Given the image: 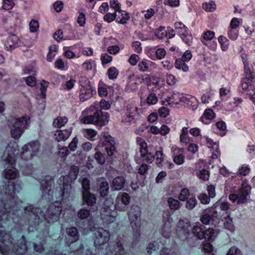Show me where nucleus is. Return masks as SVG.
<instances>
[{"instance_id": "obj_27", "label": "nucleus", "mask_w": 255, "mask_h": 255, "mask_svg": "<svg viewBox=\"0 0 255 255\" xmlns=\"http://www.w3.org/2000/svg\"><path fill=\"white\" fill-rule=\"evenodd\" d=\"M125 179L122 176L116 177L113 181L111 188L113 190H120L124 186Z\"/></svg>"}, {"instance_id": "obj_60", "label": "nucleus", "mask_w": 255, "mask_h": 255, "mask_svg": "<svg viewBox=\"0 0 255 255\" xmlns=\"http://www.w3.org/2000/svg\"><path fill=\"white\" fill-rule=\"evenodd\" d=\"M111 9H113L114 12L117 11L121 8V5L117 0H111L110 6Z\"/></svg>"}, {"instance_id": "obj_7", "label": "nucleus", "mask_w": 255, "mask_h": 255, "mask_svg": "<svg viewBox=\"0 0 255 255\" xmlns=\"http://www.w3.org/2000/svg\"><path fill=\"white\" fill-rule=\"evenodd\" d=\"M245 77L243 79L240 91L249 95L250 92L255 91V75L251 69L246 68Z\"/></svg>"}, {"instance_id": "obj_21", "label": "nucleus", "mask_w": 255, "mask_h": 255, "mask_svg": "<svg viewBox=\"0 0 255 255\" xmlns=\"http://www.w3.org/2000/svg\"><path fill=\"white\" fill-rule=\"evenodd\" d=\"M141 157L143 161H146L151 163L154 158V153L151 151V149L147 146H142L140 149Z\"/></svg>"}, {"instance_id": "obj_44", "label": "nucleus", "mask_w": 255, "mask_h": 255, "mask_svg": "<svg viewBox=\"0 0 255 255\" xmlns=\"http://www.w3.org/2000/svg\"><path fill=\"white\" fill-rule=\"evenodd\" d=\"M215 117V114L213 111L208 109L205 110L203 116L202 117V121L205 122V120L210 121L213 120Z\"/></svg>"}, {"instance_id": "obj_25", "label": "nucleus", "mask_w": 255, "mask_h": 255, "mask_svg": "<svg viewBox=\"0 0 255 255\" xmlns=\"http://www.w3.org/2000/svg\"><path fill=\"white\" fill-rule=\"evenodd\" d=\"M116 21L123 24H126L129 19V15L126 11L122 10L121 9L116 11Z\"/></svg>"}, {"instance_id": "obj_1", "label": "nucleus", "mask_w": 255, "mask_h": 255, "mask_svg": "<svg viewBox=\"0 0 255 255\" xmlns=\"http://www.w3.org/2000/svg\"><path fill=\"white\" fill-rule=\"evenodd\" d=\"M16 190L12 182H9L7 186L3 188L0 197V220L13 218L19 210L18 205L21 201L14 196Z\"/></svg>"}, {"instance_id": "obj_51", "label": "nucleus", "mask_w": 255, "mask_h": 255, "mask_svg": "<svg viewBox=\"0 0 255 255\" xmlns=\"http://www.w3.org/2000/svg\"><path fill=\"white\" fill-rule=\"evenodd\" d=\"M138 67L139 70L142 72L149 71L148 62L145 60L140 61L138 64Z\"/></svg>"}, {"instance_id": "obj_42", "label": "nucleus", "mask_w": 255, "mask_h": 255, "mask_svg": "<svg viewBox=\"0 0 255 255\" xmlns=\"http://www.w3.org/2000/svg\"><path fill=\"white\" fill-rule=\"evenodd\" d=\"M136 79L140 80V82L144 83L147 86L151 84V78L148 75H140L136 76Z\"/></svg>"}, {"instance_id": "obj_3", "label": "nucleus", "mask_w": 255, "mask_h": 255, "mask_svg": "<svg viewBox=\"0 0 255 255\" xmlns=\"http://www.w3.org/2000/svg\"><path fill=\"white\" fill-rule=\"evenodd\" d=\"M18 153V146L15 141L10 142L6 147L2 156V159L6 163L12 166L15 162V155ZM4 177L7 179H15L18 176V171L11 166L6 168L4 171Z\"/></svg>"}, {"instance_id": "obj_46", "label": "nucleus", "mask_w": 255, "mask_h": 255, "mask_svg": "<svg viewBox=\"0 0 255 255\" xmlns=\"http://www.w3.org/2000/svg\"><path fill=\"white\" fill-rule=\"evenodd\" d=\"M160 150L156 151L154 155V158L156 159V164L160 166L164 160V155L162 151V148H160Z\"/></svg>"}, {"instance_id": "obj_23", "label": "nucleus", "mask_w": 255, "mask_h": 255, "mask_svg": "<svg viewBox=\"0 0 255 255\" xmlns=\"http://www.w3.org/2000/svg\"><path fill=\"white\" fill-rule=\"evenodd\" d=\"M83 204L89 206H93L96 202L97 198L95 194L91 193L90 191H82Z\"/></svg>"}, {"instance_id": "obj_39", "label": "nucleus", "mask_w": 255, "mask_h": 255, "mask_svg": "<svg viewBox=\"0 0 255 255\" xmlns=\"http://www.w3.org/2000/svg\"><path fill=\"white\" fill-rule=\"evenodd\" d=\"M175 29L176 32L180 35H183V33L186 32L187 31V27L181 22H176L175 23Z\"/></svg>"}, {"instance_id": "obj_53", "label": "nucleus", "mask_w": 255, "mask_h": 255, "mask_svg": "<svg viewBox=\"0 0 255 255\" xmlns=\"http://www.w3.org/2000/svg\"><path fill=\"white\" fill-rule=\"evenodd\" d=\"M182 39L188 45H190L192 42V36L190 34H188L187 31L183 33V35H180Z\"/></svg>"}, {"instance_id": "obj_15", "label": "nucleus", "mask_w": 255, "mask_h": 255, "mask_svg": "<svg viewBox=\"0 0 255 255\" xmlns=\"http://www.w3.org/2000/svg\"><path fill=\"white\" fill-rule=\"evenodd\" d=\"M117 212L112 210L110 206L104 205L101 210V216L104 222L109 224L113 222L117 216Z\"/></svg>"}, {"instance_id": "obj_54", "label": "nucleus", "mask_w": 255, "mask_h": 255, "mask_svg": "<svg viewBox=\"0 0 255 255\" xmlns=\"http://www.w3.org/2000/svg\"><path fill=\"white\" fill-rule=\"evenodd\" d=\"M116 12L113 11V12H107L104 16V19L105 21L110 23L113 21L114 20H116Z\"/></svg>"}, {"instance_id": "obj_45", "label": "nucleus", "mask_w": 255, "mask_h": 255, "mask_svg": "<svg viewBox=\"0 0 255 255\" xmlns=\"http://www.w3.org/2000/svg\"><path fill=\"white\" fill-rule=\"evenodd\" d=\"M57 51V48L55 45H52L49 47V52L47 56V60L51 62L54 58Z\"/></svg>"}, {"instance_id": "obj_19", "label": "nucleus", "mask_w": 255, "mask_h": 255, "mask_svg": "<svg viewBox=\"0 0 255 255\" xmlns=\"http://www.w3.org/2000/svg\"><path fill=\"white\" fill-rule=\"evenodd\" d=\"M217 216V212L214 209L208 208L202 212L201 221L203 224L207 225L214 218Z\"/></svg>"}, {"instance_id": "obj_18", "label": "nucleus", "mask_w": 255, "mask_h": 255, "mask_svg": "<svg viewBox=\"0 0 255 255\" xmlns=\"http://www.w3.org/2000/svg\"><path fill=\"white\" fill-rule=\"evenodd\" d=\"M171 150L174 162L177 165L182 164L185 160V156L183 154L184 149L174 145L171 147Z\"/></svg>"}, {"instance_id": "obj_10", "label": "nucleus", "mask_w": 255, "mask_h": 255, "mask_svg": "<svg viewBox=\"0 0 255 255\" xmlns=\"http://www.w3.org/2000/svg\"><path fill=\"white\" fill-rule=\"evenodd\" d=\"M40 145L38 141H33L25 144L22 148L21 157L25 160L31 159L39 151Z\"/></svg>"}, {"instance_id": "obj_29", "label": "nucleus", "mask_w": 255, "mask_h": 255, "mask_svg": "<svg viewBox=\"0 0 255 255\" xmlns=\"http://www.w3.org/2000/svg\"><path fill=\"white\" fill-rule=\"evenodd\" d=\"M182 99L183 101L182 102L185 103L188 106L192 108V109H195L197 107L198 103L196 99L194 97H192L190 96H183Z\"/></svg>"}, {"instance_id": "obj_17", "label": "nucleus", "mask_w": 255, "mask_h": 255, "mask_svg": "<svg viewBox=\"0 0 255 255\" xmlns=\"http://www.w3.org/2000/svg\"><path fill=\"white\" fill-rule=\"evenodd\" d=\"M95 125L97 126L102 127L106 125L109 122V115L107 112H103L99 108L94 110Z\"/></svg>"}, {"instance_id": "obj_47", "label": "nucleus", "mask_w": 255, "mask_h": 255, "mask_svg": "<svg viewBox=\"0 0 255 255\" xmlns=\"http://www.w3.org/2000/svg\"><path fill=\"white\" fill-rule=\"evenodd\" d=\"M185 207L188 210L193 209L197 204V200L195 197H191L188 198L186 200Z\"/></svg>"}, {"instance_id": "obj_8", "label": "nucleus", "mask_w": 255, "mask_h": 255, "mask_svg": "<svg viewBox=\"0 0 255 255\" xmlns=\"http://www.w3.org/2000/svg\"><path fill=\"white\" fill-rule=\"evenodd\" d=\"M194 235L199 240L207 239L209 241L214 240L218 232L212 228L205 230L204 227L201 225L195 226L192 229Z\"/></svg>"}, {"instance_id": "obj_58", "label": "nucleus", "mask_w": 255, "mask_h": 255, "mask_svg": "<svg viewBox=\"0 0 255 255\" xmlns=\"http://www.w3.org/2000/svg\"><path fill=\"white\" fill-rule=\"evenodd\" d=\"M79 83L81 87V88H87L92 87L89 79L85 77H81L79 80Z\"/></svg>"}, {"instance_id": "obj_22", "label": "nucleus", "mask_w": 255, "mask_h": 255, "mask_svg": "<svg viewBox=\"0 0 255 255\" xmlns=\"http://www.w3.org/2000/svg\"><path fill=\"white\" fill-rule=\"evenodd\" d=\"M183 96H184L181 95L179 93H173L171 96H167L165 99V101H163V104L171 106L176 105L183 101Z\"/></svg>"}, {"instance_id": "obj_38", "label": "nucleus", "mask_w": 255, "mask_h": 255, "mask_svg": "<svg viewBox=\"0 0 255 255\" xmlns=\"http://www.w3.org/2000/svg\"><path fill=\"white\" fill-rule=\"evenodd\" d=\"M136 119L137 118L126 113L125 115L122 117V122L126 125H130L134 123Z\"/></svg>"}, {"instance_id": "obj_33", "label": "nucleus", "mask_w": 255, "mask_h": 255, "mask_svg": "<svg viewBox=\"0 0 255 255\" xmlns=\"http://www.w3.org/2000/svg\"><path fill=\"white\" fill-rule=\"evenodd\" d=\"M109 190L108 183L106 181H103L99 184V192L102 196L105 197L108 195Z\"/></svg>"}, {"instance_id": "obj_11", "label": "nucleus", "mask_w": 255, "mask_h": 255, "mask_svg": "<svg viewBox=\"0 0 255 255\" xmlns=\"http://www.w3.org/2000/svg\"><path fill=\"white\" fill-rule=\"evenodd\" d=\"M99 108V104L95 102L88 109L84 111L80 117L81 123L84 124H94L95 125V116L94 110H97Z\"/></svg>"}, {"instance_id": "obj_37", "label": "nucleus", "mask_w": 255, "mask_h": 255, "mask_svg": "<svg viewBox=\"0 0 255 255\" xmlns=\"http://www.w3.org/2000/svg\"><path fill=\"white\" fill-rule=\"evenodd\" d=\"M71 185L67 183H64L61 188L62 196L63 197L67 198L72 192Z\"/></svg>"}, {"instance_id": "obj_64", "label": "nucleus", "mask_w": 255, "mask_h": 255, "mask_svg": "<svg viewBox=\"0 0 255 255\" xmlns=\"http://www.w3.org/2000/svg\"><path fill=\"white\" fill-rule=\"evenodd\" d=\"M226 255H242V253L240 250L233 246L229 249Z\"/></svg>"}, {"instance_id": "obj_6", "label": "nucleus", "mask_w": 255, "mask_h": 255, "mask_svg": "<svg viewBox=\"0 0 255 255\" xmlns=\"http://www.w3.org/2000/svg\"><path fill=\"white\" fill-rule=\"evenodd\" d=\"M251 190V187L249 184L244 182L239 190L230 194L229 198L233 203L236 202L237 204L245 203L248 199Z\"/></svg>"}, {"instance_id": "obj_49", "label": "nucleus", "mask_w": 255, "mask_h": 255, "mask_svg": "<svg viewBox=\"0 0 255 255\" xmlns=\"http://www.w3.org/2000/svg\"><path fill=\"white\" fill-rule=\"evenodd\" d=\"M158 101L157 97L155 94H149L146 99V102L148 105H152L155 104Z\"/></svg>"}, {"instance_id": "obj_4", "label": "nucleus", "mask_w": 255, "mask_h": 255, "mask_svg": "<svg viewBox=\"0 0 255 255\" xmlns=\"http://www.w3.org/2000/svg\"><path fill=\"white\" fill-rule=\"evenodd\" d=\"M13 246L12 242L9 239V236L5 233L3 227L0 223V253L3 255H13L14 254L22 255L27 250L26 243L23 239H22L18 249H16L15 247H14V249L12 251H10L9 248H11Z\"/></svg>"}, {"instance_id": "obj_52", "label": "nucleus", "mask_w": 255, "mask_h": 255, "mask_svg": "<svg viewBox=\"0 0 255 255\" xmlns=\"http://www.w3.org/2000/svg\"><path fill=\"white\" fill-rule=\"evenodd\" d=\"M80 182L81 183L82 191H89L90 189V183L89 179L87 178H83L81 179H79Z\"/></svg>"}, {"instance_id": "obj_63", "label": "nucleus", "mask_w": 255, "mask_h": 255, "mask_svg": "<svg viewBox=\"0 0 255 255\" xmlns=\"http://www.w3.org/2000/svg\"><path fill=\"white\" fill-rule=\"evenodd\" d=\"M39 28V23L37 20L32 19L29 23V29L31 32H35L37 31Z\"/></svg>"}, {"instance_id": "obj_24", "label": "nucleus", "mask_w": 255, "mask_h": 255, "mask_svg": "<svg viewBox=\"0 0 255 255\" xmlns=\"http://www.w3.org/2000/svg\"><path fill=\"white\" fill-rule=\"evenodd\" d=\"M71 133V128L65 130H57L54 133L55 139L58 142L65 141L69 137Z\"/></svg>"}, {"instance_id": "obj_56", "label": "nucleus", "mask_w": 255, "mask_h": 255, "mask_svg": "<svg viewBox=\"0 0 255 255\" xmlns=\"http://www.w3.org/2000/svg\"><path fill=\"white\" fill-rule=\"evenodd\" d=\"M197 176L203 180H208L209 178V172L206 169H202L197 173Z\"/></svg>"}, {"instance_id": "obj_14", "label": "nucleus", "mask_w": 255, "mask_h": 255, "mask_svg": "<svg viewBox=\"0 0 255 255\" xmlns=\"http://www.w3.org/2000/svg\"><path fill=\"white\" fill-rule=\"evenodd\" d=\"M41 185L42 197L49 201L52 200L54 193V182L53 180L49 176L46 177L45 179L42 181Z\"/></svg>"}, {"instance_id": "obj_43", "label": "nucleus", "mask_w": 255, "mask_h": 255, "mask_svg": "<svg viewBox=\"0 0 255 255\" xmlns=\"http://www.w3.org/2000/svg\"><path fill=\"white\" fill-rule=\"evenodd\" d=\"M115 255H126L122 243L121 242H118L116 243L115 246Z\"/></svg>"}, {"instance_id": "obj_59", "label": "nucleus", "mask_w": 255, "mask_h": 255, "mask_svg": "<svg viewBox=\"0 0 255 255\" xmlns=\"http://www.w3.org/2000/svg\"><path fill=\"white\" fill-rule=\"evenodd\" d=\"M90 215V211L86 209H82L78 212V217L81 219H84L88 218Z\"/></svg>"}, {"instance_id": "obj_20", "label": "nucleus", "mask_w": 255, "mask_h": 255, "mask_svg": "<svg viewBox=\"0 0 255 255\" xmlns=\"http://www.w3.org/2000/svg\"><path fill=\"white\" fill-rule=\"evenodd\" d=\"M20 45L19 39L14 34L9 36L4 43L5 48L9 51H11Z\"/></svg>"}, {"instance_id": "obj_13", "label": "nucleus", "mask_w": 255, "mask_h": 255, "mask_svg": "<svg viewBox=\"0 0 255 255\" xmlns=\"http://www.w3.org/2000/svg\"><path fill=\"white\" fill-rule=\"evenodd\" d=\"M94 245L96 248H100L102 245L107 243L110 239L109 233L103 228L96 229L94 231Z\"/></svg>"}, {"instance_id": "obj_57", "label": "nucleus", "mask_w": 255, "mask_h": 255, "mask_svg": "<svg viewBox=\"0 0 255 255\" xmlns=\"http://www.w3.org/2000/svg\"><path fill=\"white\" fill-rule=\"evenodd\" d=\"M83 133L85 137L91 140H93V138L97 134V132L92 129H84Z\"/></svg>"}, {"instance_id": "obj_41", "label": "nucleus", "mask_w": 255, "mask_h": 255, "mask_svg": "<svg viewBox=\"0 0 255 255\" xmlns=\"http://www.w3.org/2000/svg\"><path fill=\"white\" fill-rule=\"evenodd\" d=\"M96 152L95 154L94 157L97 162L100 164H104L105 163L106 159L104 154L98 148H95Z\"/></svg>"}, {"instance_id": "obj_9", "label": "nucleus", "mask_w": 255, "mask_h": 255, "mask_svg": "<svg viewBox=\"0 0 255 255\" xmlns=\"http://www.w3.org/2000/svg\"><path fill=\"white\" fill-rule=\"evenodd\" d=\"M128 215L130 225L134 233L136 240L139 237L138 218L140 216V210L138 206H132L128 211Z\"/></svg>"}, {"instance_id": "obj_61", "label": "nucleus", "mask_w": 255, "mask_h": 255, "mask_svg": "<svg viewBox=\"0 0 255 255\" xmlns=\"http://www.w3.org/2000/svg\"><path fill=\"white\" fill-rule=\"evenodd\" d=\"M79 173V168L77 166L73 165L71 166L69 172V176L71 179H75L77 178Z\"/></svg>"}, {"instance_id": "obj_26", "label": "nucleus", "mask_w": 255, "mask_h": 255, "mask_svg": "<svg viewBox=\"0 0 255 255\" xmlns=\"http://www.w3.org/2000/svg\"><path fill=\"white\" fill-rule=\"evenodd\" d=\"M94 89L91 88H81L79 95L80 99L82 101H85L91 98L93 95Z\"/></svg>"}, {"instance_id": "obj_12", "label": "nucleus", "mask_w": 255, "mask_h": 255, "mask_svg": "<svg viewBox=\"0 0 255 255\" xmlns=\"http://www.w3.org/2000/svg\"><path fill=\"white\" fill-rule=\"evenodd\" d=\"M102 135L105 138V141L102 145L99 144L98 147L101 148V150L106 151L108 156H112L116 151L115 141L108 133L103 132Z\"/></svg>"}, {"instance_id": "obj_36", "label": "nucleus", "mask_w": 255, "mask_h": 255, "mask_svg": "<svg viewBox=\"0 0 255 255\" xmlns=\"http://www.w3.org/2000/svg\"><path fill=\"white\" fill-rule=\"evenodd\" d=\"M167 203L171 210H176L180 207V203L179 201L171 197L168 199Z\"/></svg>"}, {"instance_id": "obj_31", "label": "nucleus", "mask_w": 255, "mask_h": 255, "mask_svg": "<svg viewBox=\"0 0 255 255\" xmlns=\"http://www.w3.org/2000/svg\"><path fill=\"white\" fill-rule=\"evenodd\" d=\"M138 109L135 105L131 104L127 106L126 113L137 118L138 117Z\"/></svg>"}, {"instance_id": "obj_2", "label": "nucleus", "mask_w": 255, "mask_h": 255, "mask_svg": "<svg viewBox=\"0 0 255 255\" xmlns=\"http://www.w3.org/2000/svg\"><path fill=\"white\" fill-rule=\"evenodd\" d=\"M24 216L29 220L39 219L40 217H44L49 223L57 221L62 211V205L60 202L56 201L49 205L45 214H43L40 209L35 208L29 205L24 209Z\"/></svg>"}, {"instance_id": "obj_28", "label": "nucleus", "mask_w": 255, "mask_h": 255, "mask_svg": "<svg viewBox=\"0 0 255 255\" xmlns=\"http://www.w3.org/2000/svg\"><path fill=\"white\" fill-rule=\"evenodd\" d=\"M66 233L68 235V240L70 243L75 242L79 239V235L77 229L75 227H71L66 229Z\"/></svg>"}, {"instance_id": "obj_30", "label": "nucleus", "mask_w": 255, "mask_h": 255, "mask_svg": "<svg viewBox=\"0 0 255 255\" xmlns=\"http://www.w3.org/2000/svg\"><path fill=\"white\" fill-rule=\"evenodd\" d=\"M172 225L169 221L166 222L163 225L161 234L165 238H169L171 233Z\"/></svg>"}, {"instance_id": "obj_34", "label": "nucleus", "mask_w": 255, "mask_h": 255, "mask_svg": "<svg viewBox=\"0 0 255 255\" xmlns=\"http://www.w3.org/2000/svg\"><path fill=\"white\" fill-rule=\"evenodd\" d=\"M224 227L226 229L230 231L231 232H233L234 231L235 227L233 224V219L230 217L229 214L224 218Z\"/></svg>"}, {"instance_id": "obj_32", "label": "nucleus", "mask_w": 255, "mask_h": 255, "mask_svg": "<svg viewBox=\"0 0 255 255\" xmlns=\"http://www.w3.org/2000/svg\"><path fill=\"white\" fill-rule=\"evenodd\" d=\"M68 122L66 117H58L53 122V126L56 128H61L64 126Z\"/></svg>"}, {"instance_id": "obj_55", "label": "nucleus", "mask_w": 255, "mask_h": 255, "mask_svg": "<svg viewBox=\"0 0 255 255\" xmlns=\"http://www.w3.org/2000/svg\"><path fill=\"white\" fill-rule=\"evenodd\" d=\"M108 74L109 79H115L117 77L119 71L115 67H111L108 70Z\"/></svg>"}, {"instance_id": "obj_40", "label": "nucleus", "mask_w": 255, "mask_h": 255, "mask_svg": "<svg viewBox=\"0 0 255 255\" xmlns=\"http://www.w3.org/2000/svg\"><path fill=\"white\" fill-rule=\"evenodd\" d=\"M182 59H178L175 63V66L178 69H182L184 72H187L188 70V66L185 63Z\"/></svg>"}, {"instance_id": "obj_16", "label": "nucleus", "mask_w": 255, "mask_h": 255, "mask_svg": "<svg viewBox=\"0 0 255 255\" xmlns=\"http://www.w3.org/2000/svg\"><path fill=\"white\" fill-rule=\"evenodd\" d=\"M130 197L127 193H119L116 197L115 207L118 210L124 211L129 203Z\"/></svg>"}, {"instance_id": "obj_50", "label": "nucleus", "mask_w": 255, "mask_h": 255, "mask_svg": "<svg viewBox=\"0 0 255 255\" xmlns=\"http://www.w3.org/2000/svg\"><path fill=\"white\" fill-rule=\"evenodd\" d=\"M218 41L221 45L222 50L226 51L229 46L228 40L223 36H220L218 38Z\"/></svg>"}, {"instance_id": "obj_62", "label": "nucleus", "mask_w": 255, "mask_h": 255, "mask_svg": "<svg viewBox=\"0 0 255 255\" xmlns=\"http://www.w3.org/2000/svg\"><path fill=\"white\" fill-rule=\"evenodd\" d=\"M203 8L208 11H212L216 9V4L214 1H210L209 3H205L203 5Z\"/></svg>"}, {"instance_id": "obj_48", "label": "nucleus", "mask_w": 255, "mask_h": 255, "mask_svg": "<svg viewBox=\"0 0 255 255\" xmlns=\"http://www.w3.org/2000/svg\"><path fill=\"white\" fill-rule=\"evenodd\" d=\"M189 196L190 192L188 189L186 188H183L180 191V193L178 196V199L181 201H185L188 198H189Z\"/></svg>"}, {"instance_id": "obj_35", "label": "nucleus", "mask_w": 255, "mask_h": 255, "mask_svg": "<svg viewBox=\"0 0 255 255\" xmlns=\"http://www.w3.org/2000/svg\"><path fill=\"white\" fill-rule=\"evenodd\" d=\"M215 36V33L212 31H207L204 32L203 34L202 38H201L202 43L205 45H207V41L211 40Z\"/></svg>"}, {"instance_id": "obj_5", "label": "nucleus", "mask_w": 255, "mask_h": 255, "mask_svg": "<svg viewBox=\"0 0 255 255\" xmlns=\"http://www.w3.org/2000/svg\"><path fill=\"white\" fill-rule=\"evenodd\" d=\"M29 119L27 116H22L19 118H12L9 121L8 127L12 138L17 139L21 136L28 126Z\"/></svg>"}]
</instances>
